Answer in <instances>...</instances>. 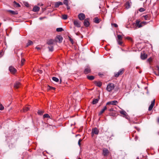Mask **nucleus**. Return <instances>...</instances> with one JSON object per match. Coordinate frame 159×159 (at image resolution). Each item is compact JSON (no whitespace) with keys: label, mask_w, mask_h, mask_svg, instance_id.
Instances as JSON below:
<instances>
[{"label":"nucleus","mask_w":159,"mask_h":159,"mask_svg":"<svg viewBox=\"0 0 159 159\" xmlns=\"http://www.w3.org/2000/svg\"><path fill=\"white\" fill-rule=\"evenodd\" d=\"M46 9V8H44L43 10H45Z\"/></svg>","instance_id":"nucleus-62"},{"label":"nucleus","mask_w":159,"mask_h":159,"mask_svg":"<svg viewBox=\"0 0 159 159\" xmlns=\"http://www.w3.org/2000/svg\"><path fill=\"white\" fill-rule=\"evenodd\" d=\"M114 87L115 86L114 84L110 83L107 85L106 89L107 91L110 92L114 89Z\"/></svg>","instance_id":"nucleus-1"},{"label":"nucleus","mask_w":159,"mask_h":159,"mask_svg":"<svg viewBox=\"0 0 159 159\" xmlns=\"http://www.w3.org/2000/svg\"><path fill=\"white\" fill-rule=\"evenodd\" d=\"M7 11L9 12L12 15H17L18 14V13L17 11H14L11 10H7Z\"/></svg>","instance_id":"nucleus-20"},{"label":"nucleus","mask_w":159,"mask_h":159,"mask_svg":"<svg viewBox=\"0 0 159 159\" xmlns=\"http://www.w3.org/2000/svg\"><path fill=\"white\" fill-rule=\"evenodd\" d=\"M57 41V40H55L51 39L48 41L47 44L49 45H53L55 44Z\"/></svg>","instance_id":"nucleus-3"},{"label":"nucleus","mask_w":159,"mask_h":159,"mask_svg":"<svg viewBox=\"0 0 159 159\" xmlns=\"http://www.w3.org/2000/svg\"><path fill=\"white\" fill-rule=\"evenodd\" d=\"M43 111H39L38 112V114L40 115H41L43 113Z\"/></svg>","instance_id":"nucleus-43"},{"label":"nucleus","mask_w":159,"mask_h":159,"mask_svg":"<svg viewBox=\"0 0 159 159\" xmlns=\"http://www.w3.org/2000/svg\"><path fill=\"white\" fill-rule=\"evenodd\" d=\"M126 39L129 40L130 41H132V38L130 37H127Z\"/></svg>","instance_id":"nucleus-49"},{"label":"nucleus","mask_w":159,"mask_h":159,"mask_svg":"<svg viewBox=\"0 0 159 159\" xmlns=\"http://www.w3.org/2000/svg\"><path fill=\"white\" fill-rule=\"evenodd\" d=\"M38 71L40 73H42V70H39Z\"/></svg>","instance_id":"nucleus-57"},{"label":"nucleus","mask_w":159,"mask_h":159,"mask_svg":"<svg viewBox=\"0 0 159 159\" xmlns=\"http://www.w3.org/2000/svg\"><path fill=\"white\" fill-rule=\"evenodd\" d=\"M62 18L64 20H66L67 18V16L66 15H63L62 16Z\"/></svg>","instance_id":"nucleus-33"},{"label":"nucleus","mask_w":159,"mask_h":159,"mask_svg":"<svg viewBox=\"0 0 159 159\" xmlns=\"http://www.w3.org/2000/svg\"><path fill=\"white\" fill-rule=\"evenodd\" d=\"M73 24L75 26L78 28L81 27L80 23L77 20H74L73 21Z\"/></svg>","instance_id":"nucleus-7"},{"label":"nucleus","mask_w":159,"mask_h":159,"mask_svg":"<svg viewBox=\"0 0 159 159\" xmlns=\"http://www.w3.org/2000/svg\"><path fill=\"white\" fill-rule=\"evenodd\" d=\"M52 79L53 80H54V81L56 82H57L59 81V79L57 77H53L52 78Z\"/></svg>","instance_id":"nucleus-31"},{"label":"nucleus","mask_w":159,"mask_h":159,"mask_svg":"<svg viewBox=\"0 0 159 159\" xmlns=\"http://www.w3.org/2000/svg\"><path fill=\"white\" fill-rule=\"evenodd\" d=\"M107 107L106 106L104 107L102 110L99 112L98 113L99 116H100L107 109Z\"/></svg>","instance_id":"nucleus-17"},{"label":"nucleus","mask_w":159,"mask_h":159,"mask_svg":"<svg viewBox=\"0 0 159 159\" xmlns=\"http://www.w3.org/2000/svg\"><path fill=\"white\" fill-rule=\"evenodd\" d=\"M42 48V46H38L36 47V48L38 50L41 49Z\"/></svg>","instance_id":"nucleus-38"},{"label":"nucleus","mask_w":159,"mask_h":159,"mask_svg":"<svg viewBox=\"0 0 159 159\" xmlns=\"http://www.w3.org/2000/svg\"><path fill=\"white\" fill-rule=\"evenodd\" d=\"M118 39L117 40H122V37L120 35H117Z\"/></svg>","instance_id":"nucleus-36"},{"label":"nucleus","mask_w":159,"mask_h":159,"mask_svg":"<svg viewBox=\"0 0 159 159\" xmlns=\"http://www.w3.org/2000/svg\"><path fill=\"white\" fill-rule=\"evenodd\" d=\"M9 69L10 71L12 74H14L16 72V70L12 66H10Z\"/></svg>","instance_id":"nucleus-5"},{"label":"nucleus","mask_w":159,"mask_h":159,"mask_svg":"<svg viewBox=\"0 0 159 159\" xmlns=\"http://www.w3.org/2000/svg\"><path fill=\"white\" fill-rule=\"evenodd\" d=\"M143 26L145 25H146L148 23L146 21H142L141 22Z\"/></svg>","instance_id":"nucleus-44"},{"label":"nucleus","mask_w":159,"mask_h":159,"mask_svg":"<svg viewBox=\"0 0 159 159\" xmlns=\"http://www.w3.org/2000/svg\"><path fill=\"white\" fill-rule=\"evenodd\" d=\"M120 113L122 115H123L124 116L126 117L127 116V114L126 112L122 110L120 111Z\"/></svg>","instance_id":"nucleus-25"},{"label":"nucleus","mask_w":159,"mask_h":159,"mask_svg":"<svg viewBox=\"0 0 159 159\" xmlns=\"http://www.w3.org/2000/svg\"><path fill=\"white\" fill-rule=\"evenodd\" d=\"M78 159H81V158H79Z\"/></svg>","instance_id":"nucleus-64"},{"label":"nucleus","mask_w":159,"mask_h":159,"mask_svg":"<svg viewBox=\"0 0 159 159\" xmlns=\"http://www.w3.org/2000/svg\"><path fill=\"white\" fill-rule=\"evenodd\" d=\"M114 110V109L113 108H111V109H109V111H113Z\"/></svg>","instance_id":"nucleus-53"},{"label":"nucleus","mask_w":159,"mask_h":159,"mask_svg":"<svg viewBox=\"0 0 159 159\" xmlns=\"http://www.w3.org/2000/svg\"><path fill=\"white\" fill-rule=\"evenodd\" d=\"M157 70L158 71V74H157L156 73H155V74L159 76V67L157 66Z\"/></svg>","instance_id":"nucleus-47"},{"label":"nucleus","mask_w":159,"mask_h":159,"mask_svg":"<svg viewBox=\"0 0 159 159\" xmlns=\"http://www.w3.org/2000/svg\"><path fill=\"white\" fill-rule=\"evenodd\" d=\"M78 17L80 20H82L84 19L85 16L84 13H80L78 15Z\"/></svg>","instance_id":"nucleus-6"},{"label":"nucleus","mask_w":159,"mask_h":159,"mask_svg":"<svg viewBox=\"0 0 159 159\" xmlns=\"http://www.w3.org/2000/svg\"><path fill=\"white\" fill-rule=\"evenodd\" d=\"M25 5L27 7H28L29 6V5L27 3H26V4H25Z\"/></svg>","instance_id":"nucleus-58"},{"label":"nucleus","mask_w":159,"mask_h":159,"mask_svg":"<svg viewBox=\"0 0 159 159\" xmlns=\"http://www.w3.org/2000/svg\"><path fill=\"white\" fill-rule=\"evenodd\" d=\"M48 48L49 51L52 52L53 50V46L52 45H50V46H48Z\"/></svg>","instance_id":"nucleus-29"},{"label":"nucleus","mask_w":159,"mask_h":159,"mask_svg":"<svg viewBox=\"0 0 159 159\" xmlns=\"http://www.w3.org/2000/svg\"><path fill=\"white\" fill-rule=\"evenodd\" d=\"M30 109V107H25L23 109L21 110V112H26Z\"/></svg>","instance_id":"nucleus-22"},{"label":"nucleus","mask_w":159,"mask_h":159,"mask_svg":"<svg viewBox=\"0 0 159 159\" xmlns=\"http://www.w3.org/2000/svg\"><path fill=\"white\" fill-rule=\"evenodd\" d=\"M84 25L86 27H88L90 25V23L89 21V19L87 18L85 19L84 23Z\"/></svg>","instance_id":"nucleus-12"},{"label":"nucleus","mask_w":159,"mask_h":159,"mask_svg":"<svg viewBox=\"0 0 159 159\" xmlns=\"http://www.w3.org/2000/svg\"><path fill=\"white\" fill-rule=\"evenodd\" d=\"M87 78L88 79L90 80H93L94 79V77L92 75L87 76Z\"/></svg>","instance_id":"nucleus-28"},{"label":"nucleus","mask_w":159,"mask_h":159,"mask_svg":"<svg viewBox=\"0 0 159 159\" xmlns=\"http://www.w3.org/2000/svg\"><path fill=\"white\" fill-rule=\"evenodd\" d=\"M68 0H64L63 2V3L66 5L67 6H68Z\"/></svg>","instance_id":"nucleus-34"},{"label":"nucleus","mask_w":159,"mask_h":159,"mask_svg":"<svg viewBox=\"0 0 159 159\" xmlns=\"http://www.w3.org/2000/svg\"><path fill=\"white\" fill-rule=\"evenodd\" d=\"M143 17L144 18V19L145 20H149L150 19L149 16L148 15L143 16Z\"/></svg>","instance_id":"nucleus-27"},{"label":"nucleus","mask_w":159,"mask_h":159,"mask_svg":"<svg viewBox=\"0 0 159 159\" xmlns=\"http://www.w3.org/2000/svg\"><path fill=\"white\" fill-rule=\"evenodd\" d=\"M155 102V100L154 99V100H153V101H152V102L151 103L148 108V111H150L151 110H152L153 106L154 105Z\"/></svg>","instance_id":"nucleus-13"},{"label":"nucleus","mask_w":159,"mask_h":159,"mask_svg":"<svg viewBox=\"0 0 159 159\" xmlns=\"http://www.w3.org/2000/svg\"><path fill=\"white\" fill-rule=\"evenodd\" d=\"M21 85L20 83L18 82H16L14 85V87L15 89H18L20 87Z\"/></svg>","instance_id":"nucleus-16"},{"label":"nucleus","mask_w":159,"mask_h":159,"mask_svg":"<svg viewBox=\"0 0 159 159\" xmlns=\"http://www.w3.org/2000/svg\"><path fill=\"white\" fill-rule=\"evenodd\" d=\"M138 139V137H137V136H136L135 137V140H136Z\"/></svg>","instance_id":"nucleus-59"},{"label":"nucleus","mask_w":159,"mask_h":159,"mask_svg":"<svg viewBox=\"0 0 159 159\" xmlns=\"http://www.w3.org/2000/svg\"><path fill=\"white\" fill-rule=\"evenodd\" d=\"M93 20L94 22L97 24L99 23L100 22V21H101V20L98 19V18L97 17H96L94 18L93 19Z\"/></svg>","instance_id":"nucleus-19"},{"label":"nucleus","mask_w":159,"mask_h":159,"mask_svg":"<svg viewBox=\"0 0 159 159\" xmlns=\"http://www.w3.org/2000/svg\"><path fill=\"white\" fill-rule=\"evenodd\" d=\"M49 89H53L55 90V88L53 87H51L50 86H49Z\"/></svg>","instance_id":"nucleus-48"},{"label":"nucleus","mask_w":159,"mask_h":159,"mask_svg":"<svg viewBox=\"0 0 159 159\" xmlns=\"http://www.w3.org/2000/svg\"><path fill=\"white\" fill-rule=\"evenodd\" d=\"M4 109V107L2 106V105L0 103V110H2Z\"/></svg>","instance_id":"nucleus-42"},{"label":"nucleus","mask_w":159,"mask_h":159,"mask_svg":"<svg viewBox=\"0 0 159 159\" xmlns=\"http://www.w3.org/2000/svg\"><path fill=\"white\" fill-rule=\"evenodd\" d=\"M126 5H127L128 6V8H129V7H130V6H129V2H127L126 3Z\"/></svg>","instance_id":"nucleus-51"},{"label":"nucleus","mask_w":159,"mask_h":159,"mask_svg":"<svg viewBox=\"0 0 159 159\" xmlns=\"http://www.w3.org/2000/svg\"><path fill=\"white\" fill-rule=\"evenodd\" d=\"M111 25L112 26L116 28L118 27V25L116 23L111 24Z\"/></svg>","instance_id":"nucleus-41"},{"label":"nucleus","mask_w":159,"mask_h":159,"mask_svg":"<svg viewBox=\"0 0 159 159\" xmlns=\"http://www.w3.org/2000/svg\"><path fill=\"white\" fill-rule=\"evenodd\" d=\"M43 117L44 118H50V116L48 114H46L44 115Z\"/></svg>","instance_id":"nucleus-37"},{"label":"nucleus","mask_w":159,"mask_h":159,"mask_svg":"<svg viewBox=\"0 0 159 159\" xmlns=\"http://www.w3.org/2000/svg\"><path fill=\"white\" fill-rule=\"evenodd\" d=\"M99 130L96 128H94L92 129V132L93 134H98L99 133Z\"/></svg>","instance_id":"nucleus-15"},{"label":"nucleus","mask_w":159,"mask_h":159,"mask_svg":"<svg viewBox=\"0 0 159 159\" xmlns=\"http://www.w3.org/2000/svg\"><path fill=\"white\" fill-rule=\"evenodd\" d=\"M94 83L96 85L99 87H100L102 85V83L100 81H95Z\"/></svg>","instance_id":"nucleus-18"},{"label":"nucleus","mask_w":159,"mask_h":159,"mask_svg":"<svg viewBox=\"0 0 159 159\" xmlns=\"http://www.w3.org/2000/svg\"><path fill=\"white\" fill-rule=\"evenodd\" d=\"M125 71V69L124 68L120 69L118 72L115 73L114 76L116 77H118L120 75H122Z\"/></svg>","instance_id":"nucleus-2"},{"label":"nucleus","mask_w":159,"mask_h":159,"mask_svg":"<svg viewBox=\"0 0 159 159\" xmlns=\"http://www.w3.org/2000/svg\"><path fill=\"white\" fill-rule=\"evenodd\" d=\"M145 10L144 8L142 7L140 8L139 10V11L141 12H143Z\"/></svg>","instance_id":"nucleus-40"},{"label":"nucleus","mask_w":159,"mask_h":159,"mask_svg":"<svg viewBox=\"0 0 159 159\" xmlns=\"http://www.w3.org/2000/svg\"><path fill=\"white\" fill-rule=\"evenodd\" d=\"M25 61V60L24 58H22L21 60V66H22Z\"/></svg>","instance_id":"nucleus-35"},{"label":"nucleus","mask_w":159,"mask_h":159,"mask_svg":"<svg viewBox=\"0 0 159 159\" xmlns=\"http://www.w3.org/2000/svg\"><path fill=\"white\" fill-rule=\"evenodd\" d=\"M148 55L144 52L141 53V58L142 60H145L147 57Z\"/></svg>","instance_id":"nucleus-11"},{"label":"nucleus","mask_w":159,"mask_h":159,"mask_svg":"<svg viewBox=\"0 0 159 159\" xmlns=\"http://www.w3.org/2000/svg\"><path fill=\"white\" fill-rule=\"evenodd\" d=\"M109 152L108 149L106 148H104L102 150V155L104 156H107L109 154Z\"/></svg>","instance_id":"nucleus-4"},{"label":"nucleus","mask_w":159,"mask_h":159,"mask_svg":"<svg viewBox=\"0 0 159 159\" xmlns=\"http://www.w3.org/2000/svg\"><path fill=\"white\" fill-rule=\"evenodd\" d=\"M118 103L117 101L116 100L113 101H110L108 102L107 104L106 105H116Z\"/></svg>","instance_id":"nucleus-8"},{"label":"nucleus","mask_w":159,"mask_h":159,"mask_svg":"<svg viewBox=\"0 0 159 159\" xmlns=\"http://www.w3.org/2000/svg\"><path fill=\"white\" fill-rule=\"evenodd\" d=\"M109 115L110 116H114L115 115V113H110L109 114Z\"/></svg>","instance_id":"nucleus-50"},{"label":"nucleus","mask_w":159,"mask_h":159,"mask_svg":"<svg viewBox=\"0 0 159 159\" xmlns=\"http://www.w3.org/2000/svg\"><path fill=\"white\" fill-rule=\"evenodd\" d=\"M3 55V53L2 52H0V58Z\"/></svg>","instance_id":"nucleus-52"},{"label":"nucleus","mask_w":159,"mask_h":159,"mask_svg":"<svg viewBox=\"0 0 159 159\" xmlns=\"http://www.w3.org/2000/svg\"><path fill=\"white\" fill-rule=\"evenodd\" d=\"M69 40L70 41V42H71V43H72V44H73L74 43V41L70 37H69Z\"/></svg>","instance_id":"nucleus-45"},{"label":"nucleus","mask_w":159,"mask_h":159,"mask_svg":"<svg viewBox=\"0 0 159 159\" xmlns=\"http://www.w3.org/2000/svg\"><path fill=\"white\" fill-rule=\"evenodd\" d=\"M39 7L37 6H35L33 8V11L35 12L38 11L39 10Z\"/></svg>","instance_id":"nucleus-24"},{"label":"nucleus","mask_w":159,"mask_h":159,"mask_svg":"<svg viewBox=\"0 0 159 159\" xmlns=\"http://www.w3.org/2000/svg\"><path fill=\"white\" fill-rule=\"evenodd\" d=\"M91 72V69L90 68L89 66H87L85 69L84 73L85 74H87L89 73H90Z\"/></svg>","instance_id":"nucleus-14"},{"label":"nucleus","mask_w":159,"mask_h":159,"mask_svg":"<svg viewBox=\"0 0 159 159\" xmlns=\"http://www.w3.org/2000/svg\"><path fill=\"white\" fill-rule=\"evenodd\" d=\"M67 8L68 9H69V7L68 6H67Z\"/></svg>","instance_id":"nucleus-61"},{"label":"nucleus","mask_w":159,"mask_h":159,"mask_svg":"<svg viewBox=\"0 0 159 159\" xmlns=\"http://www.w3.org/2000/svg\"><path fill=\"white\" fill-rule=\"evenodd\" d=\"M33 43V42L31 40H29L28 43L27 44V46L28 47L29 46L32 44Z\"/></svg>","instance_id":"nucleus-30"},{"label":"nucleus","mask_w":159,"mask_h":159,"mask_svg":"<svg viewBox=\"0 0 159 159\" xmlns=\"http://www.w3.org/2000/svg\"><path fill=\"white\" fill-rule=\"evenodd\" d=\"M63 30L62 28H57L56 29V31L57 32H61Z\"/></svg>","instance_id":"nucleus-32"},{"label":"nucleus","mask_w":159,"mask_h":159,"mask_svg":"<svg viewBox=\"0 0 159 159\" xmlns=\"http://www.w3.org/2000/svg\"><path fill=\"white\" fill-rule=\"evenodd\" d=\"M55 40H57V42L61 43L62 42L63 40V38L60 35H57L56 36Z\"/></svg>","instance_id":"nucleus-10"},{"label":"nucleus","mask_w":159,"mask_h":159,"mask_svg":"<svg viewBox=\"0 0 159 159\" xmlns=\"http://www.w3.org/2000/svg\"><path fill=\"white\" fill-rule=\"evenodd\" d=\"M151 60L152 59L150 58L149 59H148L147 61L149 62H150L151 61Z\"/></svg>","instance_id":"nucleus-56"},{"label":"nucleus","mask_w":159,"mask_h":159,"mask_svg":"<svg viewBox=\"0 0 159 159\" xmlns=\"http://www.w3.org/2000/svg\"><path fill=\"white\" fill-rule=\"evenodd\" d=\"M45 17H40L39 18V19L40 20H42Z\"/></svg>","instance_id":"nucleus-54"},{"label":"nucleus","mask_w":159,"mask_h":159,"mask_svg":"<svg viewBox=\"0 0 159 159\" xmlns=\"http://www.w3.org/2000/svg\"><path fill=\"white\" fill-rule=\"evenodd\" d=\"M118 43L120 45H121L122 44V40H117Z\"/></svg>","instance_id":"nucleus-39"},{"label":"nucleus","mask_w":159,"mask_h":159,"mask_svg":"<svg viewBox=\"0 0 159 159\" xmlns=\"http://www.w3.org/2000/svg\"><path fill=\"white\" fill-rule=\"evenodd\" d=\"M135 26L139 28H141L143 26V25H142L141 22L140 23V21L139 20H136Z\"/></svg>","instance_id":"nucleus-9"},{"label":"nucleus","mask_w":159,"mask_h":159,"mask_svg":"<svg viewBox=\"0 0 159 159\" xmlns=\"http://www.w3.org/2000/svg\"><path fill=\"white\" fill-rule=\"evenodd\" d=\"M134 128L138 131L139 130V129L137 127H135Z\"/></svg>","instance_id":"nucleus-55"},{"label":"nucleus","mask_w":159,"mask_h":159,"mask_svg":"<svg viewBox=\"0 0 159 159\" xmlns=\"http://www.w3.org/2000/svg\"><path fill=\"white\" fill-rule=\"evenodd\" d=\"M13 4L14 6L15 7H20V6L19 4L17 3L16 1L13 2Z\"/></svg>","instance_id":"nucleus-26"},{"label":"nucleus","mask_w":159,"mask_h":159,"mask_svg":"<svg viewBox=\"0 0 159 159\" xmlns=\"http://www.w3.org/2000/svg\"><path fill=\"white\" fill-rule=\"evenodd\" d=\"M63 5V3L61 2H56L55 4V7H58L60 5Z\"/></svg>","instance_id":"nucleus-23"},{"label":"nucleus","mask_w":159,"mask_h":159,"mask_svg":"<svg viewBox=\"0 0 159 159\" xmlns=\"http://www.w3.org/2000/svg\"><path fill=\"white\" fill-rule=\"evenodd\" d=\"M157 122L159 123V117L157 118Z\"/></svg>","instance_id":"nucleus-60"},{"label":"nucleus","mask_w":159,"mask_h":159,"mask_svg":"<svg viewBox=\"0 0 159 159\" xmlns=\"http://www.w3.org/2000/svg\"><path fill=\"white\" fill-rule=\"evenodd\" d=\"M99 97H98V98H96L94 99L93 100V102H92V104H95L96 103H97L99 101Z\"/></svg>","instance_id":"nucleus-21"},{"label":"nucleus","mask_w":159,"mask_h":159,"mask_svg":"<svg viewBox=\"0 0 159 159\" xmlns=\"http://www.w3.org/2000/svg\"><path fill=\"white\" fill-rule=\"evenodd\" d=\"M82 141V139H79L78 142V144L80 146L81 145L80 142Z\"/></svg>","instance_id":"nucleus-46"},{"label":"nucleus","mask_w":159,"mask_h":159,"mask_svg":"<svg viewBox=\"0 0 159 159\" xmlns=\"http://www.w3.org/2000/svg\"><path fill=\"white\" fill-rule=\"evenodd\" d=\"M43 4H41V6H43Z\"/></svg>","instance_id":"nucleus-63"}]
</instances>
